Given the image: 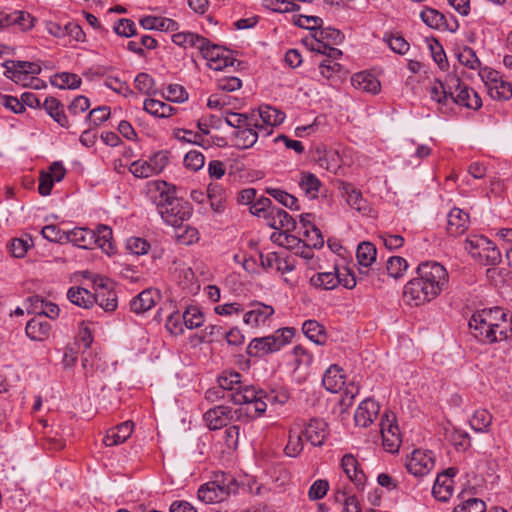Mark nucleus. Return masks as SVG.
<instances>
[{"instance_id": "1", "label": "nucleus", "mask_w": 512, "mask_h": 512, "mask_svg": "<svg viewBox=\"0 0 512 512\" xmlns=\"http://www.w3.org/2000/svg\"><path fill=\"white\" fill-rule=\"evenodd\" d=\"M149 186L151 190L158 192V195L153 197V202L162 220L174 228H180L192 215L191 204L177 197L175 186L165 181H153Z\"/></svg>"}, {"instance_id": "2", "label": "nucleus", "mask_w": 512, "mask_h": 512, "mask_svg": "<svg viewBox=\"0 0 512 512\" xmlns=\"http://www.w3.org/2000/svg\"><path fill=\"white\" fill-rule=\"evenodd\" d=\"M293 328H282L273 335L253 339L247 347L248 355L261 357L280 350L294 336Z\"/></svg>"}, {"instance_id": "3", "label": "nucleus", "mask_w": 512, "mask_h": 512, "mask_svg": "<svg viewBox=\"0 0 512 512\" xmlns=\"http://www.w3.org/2000/svg\"><path fill=\"white\" fill-rule=\"evenodd\" d=\"M200 53L207 61L209 68L215 71L233 68L235 64L241 65V62L233 57L231 50L221 45L213 44L209 39L207 45L201 46Z\"/></svg>"}, {"instance_id": "4", "label": "nucleus", "mask_w": 512, "mask_h": 512, "mask_svg": "<svg viewBox=\"0 0 512 512\" xmlns=\"http://www.w3.org/2000/svg\"><path fill=\"white\" fill-rule=\"evenodd\" d=\"M417 276L432 286L440 294L448 285L449 276L443 265L435 261H426L418 265Z\"/></svg>"}, {"instance_id": "5", "label": "nucleus", "mask_w": 512, "mask_h": 512, "mask_svg": "<svg viewBox=\"0 0 512 512\" xmlns=\"http://www.w3.org/2000/svg\"><path fill=\"white\" fill-rule=\"evenodd\" d=\"M244 417H248V411H244L243 407L232 410L225 405L215 406L204 414V420L211 430L220 429L231 421H242Z\"/></svg>"}, {"instance_id": "6", "label": "nucleus", "mask_w": 512, "mask_h": 512, "mask_svg": "<svg viewBox=\"0 0 512 512\" xmlns=\"http://www.w3.org/2000/svg\"><path fill=\"white\" fill-rule=\"evenodd\" d=\"M479 76L492 99L505 101L512 97V84L503 80L498 71L484 68L479 72Z\"/></svg>"}, {"instance_id": "7", "label": "nucleus", "mask_w": 512, "mask_h": 512, "mask_svg": "<svg viewBox=\"0 0 512 512\" xmlns=\"http://www.w3.org/2000/svg\"><path fill=\"white\" fill-rule=\"evenodd\" d=\"M439 294L432 286L426 284L418 276L411 279L404 287L403 297L405 301L414 306H420L435 299Z\"/></svg>"}, {"instance_id": "8", "label": "nucleus", "mask_w": 512, "mask_h": 512, "mask_svg": "<svg viewBox=\"0 0 512 512\" xmlns=\"http://www.w3.org/2000/svg\"><path fill=\"white\" fill-rule=\"evenodd\" d=\"M380 432L383 446L386 451L395 453L401 445L399 427L396 424V416L393 413H385L381 419Z\"/></svg>"}, {"instance_id": "9", "label": "nucleus", "mask_w": 512, "mask_h": 512, "mask_svg": "<svg viewBox=\"0 0 512 512\" xmlns=\"http://www.w3.org/2000/svg\"><path fill=\"white\" fill-rule=\"evenodd\" d=\"M451 83H453L454 94L450 99L455 104L473 110L482 107V100L475 90L462 83L458 77H451Z\"/></svg>"}, {"instance_id": "10", "label": "nucleus", "mask_w": 512, "mask_h": 512, "mask_svg": "<svg viewBox=\"0 0 512 512\" xmlns=\"http://www.w3.org/2000/svg\"><path fill=\"white\" fill-rule=\"evenodd\" d=\"M488 316L489 313L475 312L468 323L471 333L480 342L494 343L500 341L498 332L486 322L490 320L487 318Z\"/></svg>"}, {"instance_id": "11", "label": "nucleus", "mask_w": 512, "mask_h": 512, "mask_svg": "<svg viewBox=\"0 0 512 512\" xmlns=\"http://www.w3.org/2000/svg\"><path fill=\"white\" fill-rule=\"evenodd\" d=\"M96 292L94 294L95 303L104 311L112 312L118 306L117 294L113 290V283L109 279L98 278L94 280Z\"/></svg>"}, {"instance_id": "12", "label": "nucleus", "mask_w": 512, "mask_h": 512, "mask_svg": "<svg viewBox=\"0 0 512 512\" xmlns=\"http://www.w3.org/2000/svg\"><path fill=\"white\" fill-rule=\"evenodd\" d=\"M433 467L434 457L429 450H414L406 462L408 472L417 477L428 474Z\"/></svg>"}, {"instance_id": "13", "label": "nucleus", "mask_w": 512, "mask_h": 512, "mask_svg": "<svg viewBox=\"0 0 512 512\" xmlns=\"http://www.w3.org/2000/svg\"><path fill=\"white\" fill-rule=\"evenodd\" d=\"M480 313H489V321H486L499 334L500 341L506 340L512 335V323L508 321L507 314L500 307L483 309Z\"/></svg>"}, {"instance_id": "14", "label": "nucleus", "mask_w": 512, "mask_h": 512, "mask_svg": "<svg viewBox=\"0 0 512 512\" xmlns=\"http://www.w3.org/2000/svg\"><path fill=\"white\" fill-rule=\"evenodd\" d=\"M5 67L7 76L16 83L26 79L29 74L37 75L41 72L38 63L29 61L11 60L6 62Z\"/></svg>"}, {"instance_id": "15", "label": "nucleus", "mask_w": 512, "mask_h": 512, "mask_svg": "<svg viewBox=\"0 0 512 512\" xmlns=\"http://www.w3.org/2000/svg\"><path fill=\"white\" fill-rule=\"evenodd\" d=\"M266 394L262 390H256L254 386H244L241 384V388L236 392H229L228 401L236 405H246L244 411H248V417H244V420H248L253 417L251 415V403L257 397H265Z\"/></svg>"}, {"instance_id": "16", "label": "nucleus", "mask_w": 512, "mask_h": 512, "mask_svg": "<svg viewBox=\"0 0 512 512\" xmlns=\"http://www.w3.org/2000/svg\"><path fill=\"white\" fill-rule=\"evenodd\" d=\"M469 244L472 248H481L478 255L485 265L496 266L501 262L502 256L499 249L487 238L469 241Z\"/></svg>"}, {"instance_id": "17", "label": "nucleus", "mask_w": 512, "mask_h": 512, "mask_svg": "<svg viewBox=\"0 0 512 512\" xmlns=\"http://www.w3.org/2000/svg\"><path fill=\"white\" fill-rule=\"evenodd\" d=\"M380 406L373 399H365L358 406L354 420L356 425L361 427H367L379 414Z\"/></svg>"}, {"instance_id": "18", "label": "nucleus", "mask_w": 512, "mask_h": 512, "mask_svg": "<svg viewBox=\"0 0 512 512\" xmlns=\"http://www.w3.org/2000/svg\"><path fill=\"white\" fill-rule=\"evenodd\" d=\"M341 467L347 477L358 489H363L366 482V475L359 468L357 459L352 454H346L341 460Z\"/></svg>"}, {"instance_id": "19", "label": "nucleus", "mask_w": 512, "mask_h": 512, "mask_svg": "<svg viewBox=\"0 0 512 512\" xmlns=\"http://www.w3.org/2000/svg\"><path fill=\"white\" fill-rule=\"evenodd\" d=\"M252 309L245 313L244 322L248 325L258 327L264 324L274 314V308L261 302L251 304Z\"/></svg>"}, {"instance_id": "20", "label": "nucleus", "mask_w": 512, "mask_h": 512, "mask_svg": "<svg viewBox=\"0 0 512 512\" xmlns=\"http://www.w3.org/2000/svg\"><path fill=\"white\" fill-rule=\"evenodd\" d=\"M301 432L312 445L321 446L328 435L327 424L322 419H311L305 430Z\"/></svg>"}, {"instance_id": "21", "label": "nucleus", "mask_w": 512, "mask_h": 512, "mask_svg": "<svg viewBox=\"0 0 512 512\" xmlns=\"http://www.w3.org/2000/svg\"><path fill=\"white\" fill-rule=\"evenodd\" d=\"M159 298L157 290L145 289L131 300L130 308L137 314L144 313L153 308Z\"/></svg>"}, {"instance_id": "22", "label": "nucleus", "mask_w": 512, "mask_h": 512, "mask_svg": "<svg viewBox=\"0 0 512 512\" xmlns=\"http://www.w3.org/2000/svg\"><path fill=\"white\" fill-rule=\"evenodd\" d=\"M469 227V215L459 208H453L448 214L447 232L452 236L463 234Z\"/></svg>"}, {"instance_id": "23", "label": "nucleus", "mask_w": 512, "mask_h": 512, "mask_svg": "<svg viewBox=\"0 0 512 512\" xmlns=\"http://www.w3.org/2000/svg\"><path fill=\"white\" fill-rule=\"evenodd\" d=\"M267 224L273 229L285 232L293 231L296 228V221L293 217L279 207L272 208Z\"/></svg>"}, {"instance_id": "24", "label": "nucleus", "mask_w": 512, "mask_h": 512, "mask_svg": "<svg viewBox=\"0 0 512 512\" xmlns=\"http://www.w3.org/2000/svg\"><path fill=\"white\" fill-rule=\"evenodd\" d=\"M134 424L132 421H125L116 428L109 429L103 439L106 446H115L124 443L132 434Z\"/></svg>"}, {"instance_id": "25", "label": "nucleus", "mask_w": 512, "mask_h": 512, "mask_svg": "<svg viewBox=\"0 0 512 512\" xmlns=\"http://www.w3.org/2000/svg\"><path fill=\"white\" fill-rule=\"evenodd\" d=\"M227 495V490L215 481L203 484L198 489V498L205 503L220 502Z\"/></svg>"}, {"instance_id": "26", "label": "nucleus", "mask_w": 512, "mask_h": 512, "mask_svg": "<svg viewBox=\"0 0 512 512\" xmlns=\"http://www.w3.org/2000/svg\"><path fill=\"white\" fill-rule=\"evenodd\" d=\"M66 240L83 249H93L96 243L94 230L75 228L66 234Z\"/></svg>"}, {"instance_id": "27", "label": "nucleus", "mask_w": 512, "mask_h": 512, "mask_svg": "<svg viewBox=\"0 0 512 512\" xmlns=\"http://www.w3.org/2000/svg\"><path fill=\"white\" fill-rule=\"evenodd\" d=\"M50 330V323L43 317L31 319L25 328L26 335L34 341L45 340L49 336Z\"/></svg>"}, {"instance_id": "28", "label": "nucleus", "mask_w": 512, "mask_h": 512, "mask_svg": "<svg viewBox=\"0 0 512 512\" xmlns=\"http://www.w3.org/2000/svg\"><path fill=\"white\" fill-rule=\"evenodd\" d=\"M420 17L425 24L434 29L445 27L447 30L455 32L459 27L457 21H454V27L449 26L445 16L432 8H426L423 10L420 14Z\"/></svg>"}, {"instance_id": "29", "label": "nucleus", "mask_w": 512, "mask_h": 512, "mask_svg": "<svg viewBox=\"0 0 512 512\" xmlns=\"http://www.w3.org/2000/svg\"><path fill=\"white\" fill-rule=\"evenodd\" d=\"M351 83L356 89L372 94L378 93L381 87L379 80L366 71L354 74Z\"/></svg>"}, {"instance_id": "30", "label": "nucleus", "mask_w": 512, "mask_h": 512, "mask_svg": "<svg viewBox=\"0 0 512 512\" xmlns=\"http://www.w3.org/2000/svg\"><path fill=\"white\" fill-rule=\"evenodd\" d=\"M344 375L338 365H331L324 373L322 384L327 391L336 393L343 387Z\"/></svg>"}, {"instance_id": "31", "label": "nucleus", "mask_w": 512, "mask_h": 512, "mask_svg": "<svg viewBox=\"0 0 512 512\" xmlns=\"http://www.w3.org/2000/svg\"><path fill=\"white\" fill-rule=\"evenodd\" d=\"M47 114L63 128H69V121L64 112L63 104L55 97H47L43 103Z\"/></svg>"}, {"instance_id": "32", "label": "nucleus", "mask_w": 512, "mask_h": 512, "mask_svg": "<svg viewBox=\"0 0 512 512\" xmlns=\"http://www.w3.org/2000/svg\"><path fill=\"white\" fill-rule=\"evenodd\" d=\"M140 24L147 30L175 31L178 29V23L169 18L145 16L140 20Z\"/></svg>"}, {"instance_id": "33", "label": "nucleus", "mask_w": 512, "mask_h": 512, "mask_svg": "<svg viewBox=\"0 0 512 512\" xmlns=\"http://www.w3.org/2000/svg\"><path fill=\"white\" fill-rule=\"evenodd\" d=\"M67 297L71 303L86 309L95 303L94 294L82 287H71L67 292Z\"/></svg>"}, {"instance_id": "34", "label": "nucleus", "mask_w": 512, "mask_h": 512, "mask_svg": "<svg viewBox=\"0 0 512 512\" xmlns=\"http://www.w3.org/2000/svg\"><path fill=\"white\" fill-rule=\"evenodd\" d=\"M452 479L447 474H438L432 488L433 496L440 501H447L453 492Z\"/></svg>"}, {"instance_id": "35", "label": "nucleus", "mask_w": 512, "mask_h": 512, "mask_svg": "<svg viewBox=\"0 0 512 512\" xmlns=\"http://www.w3.org/2000/svg\"><path fill=\"white\" fill-rule=\"evenodd\" d=\"M172 41L178 46L196 47L199 51L202 45H207L208 39L192 32H180L172 36Z\"/></svg>"}, {"instance_id": "36", "label": "nucleus", "mask_w": 512, "mask_h": 512, "mask_svg": "<svg viewBox=\"0 0 512 512\" xmlns=\"http://www.w3.org/2000/svg\"><path fill=\"white\" fill-rule=\"evenodd\" d=\"M299 186L308 198L315 199L318 196L321 182L314 174L302 172Z\"/></svg>"}, {"instance_id": "37", "label": "nucleus", "mask_w": 512, "mask_h": 512, "mask_svg": "<svg viewBox=\"0 0 512 512\" xmlns=\"http://www.w3.org/2000/svg\"><path fill=\"white\" fill-rule=\"evenodd\" d=\"M343 189L346 194V201L348 205L358 212L365 214L368 210V204L363 198L362 193L355 189L351 184H345Z\"/></svg>"}, {"instance_id": "38", "label": "nucleus", "mask_w": 512, "mask_h": 512, "mask_svg": "<svg viewBox=\"0 0 512 512\" xmlns=\"http://www.w3.org/2000/svg\"><path fill=\"white\" fill-rule=\"evenodd\" d=\"M303 333L316 344H324L326 342L325 328L316 320H306L302 326Z\"/></svg>"}, {"instance_id": "39", "label": "nucleus", "mask_w": 512, "mask_h": 512, "mask_svg": "<svg viewBox=\"0 0 512 512\" xmlns=\"http://www.w3.org/2000/svg\"><path fill=\"white\" fill-rule=\"evenodd\" d=\"M241 377V374L236 371H224L218 377V386L223 389L226 394L236 392L241 388Z\"/></svg>"}, {"instance_id": "40", "label": "nucleus", "mask_w": 512, "mask_h": 512, "mask_svg": "<svg viewBox=\"0 0 512 512\" xmlns=\"http://www.w3.org/2000/svg\"><path fill=\"white\" fill-rule=\"evenodd\" d=\"M51 84L60 89H76L81 85V78L74 73L61 72L51 77Z\"/></svg>"}, {"instance_id": "41", "label": "nucleus", "mask_w": 512, "mask_h": 512, "mask_svg": "<svg viewBox=\"0 0 512 512\" xmlns=\"http://www.w3.org/2000/svg\"><path fill=\"white\" fill-rule=\"evenodd\" d=\"M492 414L486 409L476 410L470 418V426L476 432H488L492 424Z\"/></svg>"}, {"instance_id": "42", "label": "nucleus", "mask_w": 512, "mask_h": 512, "mask_svg": "<svg viewBox=\"0 0 512 512\" xmlns=\"http://www.w3.org/2000/svg\"><path fill=\"white\" fill-rule=\"evenodd\" d=\"M377 249L371 242H362L357 247L356 257L363 267H369L376 261Z\"/></svg>"}, {"instance_id": "43", "label": "nucleus", "mask_w": 512, "mask_h": 512, "mask_svg": "<svg viewBox=\"0 0 512 512\" xmlns=\"http://www.w3.org/2000/svg\"><path fill=\"white\" fill-rule=\"evenodd\" d=\"M314 38L319 43L326 41L331 45H339L344 40V34L338 29L325 27L318 28L314 34Z\"/></svg>"}, {"instance_id": "44", "label": "nucleus", "mask_w": 512, "mask_h": 512, "mask_svg": "<svg viewBox=\"0 0 512 512\" xmlns=\"http://www.w3.org/2000/svg\"><path fill=\"white\" fill-rule=\"evenodd\" d=\"M453 94V83H451V80L448 82L447 86L441 81H437L430 88L431 99L435 100L439 104H446Z\"/></svg>"}, {"instance_id": "45", "label": "nucleus", "mask_w": 512, "mask_h": 512, "mask_svg": "<svg viewBox=\"0 0 512 512\" xmlns=\"http://www.w3.org/2000/svg\"><path fill=\"white\" fill-rule=\"evenodd\" d=\"M259 116L263 123L268 126L281 124L285 119V113L269 105L259 108Z\"/></svg>"}, {"instance_id": "46", "label": "nucleus", "mask_w": 512, "mask_h": 512, "mask_svg": "<svg viewBox=\"0 0 512 512\" xmlns=\"http://www.w3.org/2000/svg\"><path fill=\"white\" fill-rule=\"evenodd\" d=\"M258 139V134L253 128L239 129L235 132V146L239 149L252 147Z\"/></svg>"}, {"instance_id": "47", "label": "nucleus", "mask_w": 512, "mask_h": 512, "mask_svg": "<svg viewBox=\"0 0 512 512\" xmlns=\"http://www.w3.org/2000/svg\"><path fill=\"white\" fill-rule=\"evenodd\" d=\"M33 246L32 238H13L9 241L7 248L15 258H23Z\"/></svg>"}, {"instance_id": "48", "label": "nucleus", "mask_w": 512, "mask_h": 512, "mask_svg": "<svg viewBox=\"0 0 512 512\" xmlns=\"http://www.w3.org/2000/svg\"><path fill=\"white\" fill-rule=\"evenodd\" d=\"M266 192L276 201L291 210H299L298 200L295 196L278 188H267Z\"/></svg>"}, {"instance_id": "49", "label": "nucleus", "mask_w": 512, "mask_h": 512, "mask_svg": "<svg viewBox=\"0 0 512 512\" xmlns=\"http://www.w3.org/2000/svg\"><path fill=\"white\" fill-rule=\"evenodd\" d=\"M311 284L315 287L332 290L339 285V277L334 272L318 273L311 278Z\"/></svg>"}, {"instance_id": "50", "label": "nucleus", "mask_w": 512, "mask_h": 512, "mask_svg": "<svg viewBox=\"0 0 512 512\" xmlns=\"http://www.w3.org/2000/svg\"><path fill=\"white\" fill-rule=\"evenodd\" d=\"M95 246L100 247L106 253L113 249L112 245V229L105 225H99L97 230L94 231Z\"/></svg>"}, {"instance_id": "51", "label": "nucleus", "mask_w": 512, "mask_h": 512, "mask_svg": "<svg viewBox=\"0 0 512 512\" xmlns=\"http://www.w3.org/2000/svg\"><path fill=\"white\" fill-rule=\"evenodd\" d=\"M407 268V261L400 256H392L387 260L386 263L387 274L395 279L402 277Z\"/></svg>"}, {"instance_id": "52", "label": "nucleus", "mask_w": 512, "mask_h": 512, "mask_svg": "<svg viewBox=\"0 0 512 512\" xmlns=\"http://www.w3.org/2000/svg\"><path fill=\"white\" fill-rule=\"evenodd\" d=\"M182 319L188 329L198 328L204 322V316L196 306L187 307L182 315Z\"/></svg>"}, {"instance_id": "53", "label": "nucleus", "mask_w": 512, "mask_h": 512, "mask_svg": "<svg viewBox=\"0 0 512 512\" xmlns=\"http://www.w3.org/2000/svg\"><path fill=\"white\" fill-rule=\"evenodd\" d=\"M175 238L177 243L182 245H191L199 240V232L195 227L185 226L176 228Z\"/></svg>"}, {"instance_id": "54", "label": "nucleus", "mask_w": 512, "mask_h": 512, "mask_svg": "<svg viewBox=\"0 0 512 512\" xmlns=\"http://www.w3.org/2000/svg\"><path fill=\"white\" fill-rule=\"evenodd\" d=\"M335 498L343 504L342 512H361L360 503L355 495H350L345 490H338Z\"/></svg>"}, {"instance_id": "55", "label": "nucleus", "mask_w": 512, "mask_h": 512, "mask_svg": "<svg viewBox=\"0 0 512 512\" xmlns=\"http://www.w3.org/2000/svg\"><path fill=\"white\" fill-rule=\"evenodd\" d=\"M272 208H276V206L272 205L270 198L260 197L250 206V213L258 217H263L268 222V216H270Z\"/></svg>"}, {"instance_id": "56", "label": "nucleus", "mask_w": 512, "mask_h": 512, "mask_svg": "<svg viewBox=\"0 0 512 512\" xmlns=\"http://www.w3.org/2000/svg\"><path fill=\"white\" fill-rule=\"evenodd\" d=\"M154 79L147 73H139L135 78V88L145 95H156Z\"/></svg>"}, {"instance_id": "57", "label": "nucleus", "mask_w": 512, "mask_h": 512, "mask_svg": "<svg viewBox=\"0 0 512 512\" xmlns=\"http://www.w3.org/2000/svg\"><path fill=\"white\" fill-rule=\"evenodd\" d=\"M174 137L181 142L191 143L202 147L205 146V140L202 138V135L192 130L177 128L174 130Z\"/></svg>"}, {"instance_id": "58", "label": "nucleus", "mask_w": 512, "mask_h": 512, "mask_svg": "<svg viewBox=\"0 0 512 512\" xmlns=\"http://www.w3.org/2000/svg\"><path fill=\"white\" fill-rule=\"evenodd\" d=\"M303 450L302 432L294 433L290 431L288 443L284 452L289 457H296Z\"/></svg>"}, {"instance_id": "59", "label": "nucleus", "mask_w": 512, "mask_h": 512, "mask_svg": "<svg viewBox=\"0 0 512 512\" xmlns=\"http://www.w3.org/2000/svg\"><path fill=\"white\" fill-rule=\"evenodd\" d=\"M294 25L309 30H317L322 27L323 20L318 16L298 15L293 17Z\"/></svg>"}, {"instance_id": "60", "label": "nucleus", "mask_w": 512, "mask_h": 512, "mask_svg": "<svg viewBox=\"0 0 512 512\" xmlns=\"http://www.w3.org/2000/svg\"><path fill=\"white\" fill-rule=\"evenodd\" d=\"M384 40L395 53L403 55L409 50V43L399 34H390L385 36Z\"/></svg>"}, {"instance_id": "61", "label": "nucleus", "mask_w": 512, "mask_h": 512, "mask_svg": "<svg viewBox=\"0 0 512 512\" xmlns=\"http://www.w3.org/2000/svg\"><path fill=\"white\" fill-rule=\"evenodd\" d=\"M458 60L462 65L473 70L479 68L481 64L475 51L467 46L458 54Z\"/></svg>"}, {"instance_id": "62", "label": "nucleus", "mask_w": 512, "mask_h": 512, "mask_svg": "<svg viewBox=\"0 0 512 512\" xmlns=\"http://www.w3.org/2000/svg\"><path fill=\"white\" fill-rule=\"evenodd\" d=\"M150 168L154 175L160 174L169 162L168 153L166 151H159L148 159Z\"/></svg>"}, {"instance_id": "63", "label": "nucleus", "mask_w": 512, "mask_h": 512, "mask_svg": "<svg viewBox=\"0 0 512 512\" xmlns=\"http://www.w3.org/2000/svg\"><path fill=\"white\" fill-rule=\"evenodd\" d=\"M486 504L478 498H470L454 508V512H485Z\"/></svg>"}, {"instance_id": "64", "label": "nucleus", "mask_w": 512, "mask_h": 512, "mask_svg": "<svg viewBox=\"0 0 512 512\" xmlns=\"http://www.w3.org/2000/svg\"><path fill=\"white\" fill-rule=\"evenodd\" d=\"M184 164L186 168L198 171L204 166L205 157L201 152L192 150L185 155Z\"/></svg>"}]
</instances>
